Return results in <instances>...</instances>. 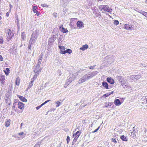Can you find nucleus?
<instances>
[{
  "label": "nucleus",
  "mask_w": 147,
  "mask_h": 147,
  "mask_svg": "<svg viewBox=\"0 0 147 147\" xmlns=\"http://www.w3.org/2000/svg\"><path fill=\"white\" fill-rule=\"evenodd\" d=\"M79 71H73L72 72L71 74L69 75V78L67 80L65 84L64 85V87H66L67 86L69 85L72 81H74L75 78H76L77 76L78 75Z\"/></svg>",
  "instance_id": "obj_1"
},
{
  "label": "nucleus",
  "mask_w": 147,
  "mask_h": 147,
  "mask_svg": "<svg viewBox=\"0 0 147 147\" xmlns=\"http://www.w3.org/2000/svg\"><path fill=\"white\" fill-rule=\"evenodd\" d=\"M39 31L36 30L33 32L31 35V37L30 39L29 42L30 43L34 44L37 40V38L38 36Z\"/></svg>",
  "instance_id": "obj_2"
},
{
  "label": "nucleus",
  "mask_w": 147,
  "mask_h": 147,
  "mask_svg": "<svg viewBox=\"0 0 147 147\" xmlns=\"http://www.w3.org/2000/svg\"><path fill=\"white\" fill-rule=\"evenodd\" d=\"M99 9L100 10H103L110 13H111L112 11V9L110 8L108 6L105 5H102L99 6Z\"/></svg>",
  "instance_id": "obj_3"
},
{
  "label": "nucleus",
  "mask_w": 147,
  "mask_h": 147,
  "mask_svg": "<svg viewBox=\"0 0 147 147\" xmlns=\"http://www.w3.org/2000/svg\"><path fill=\"white\" fill-rule=\"evenodd\" d=\"M90 79L88 74H86L83 76L78 80V83L81 84L86 81L87 80Z\"/></svg>",
  "instance_id": "obj_4"
},
{
  "label": "nucleus",
  "mask_w": 147,
  "mask_h": 147,
  "mask_svg": "<svg viewBox=\"0 0 147 147\" xmlns=\"http://www.w3.org/2000/svg\"><path fill=\"white\" fill-rule=\"evenodd\" d=\"M14 34L13 32L11 29H9L7 31V34L6 35L7 36V38L8 40H9L13 36Z\"/></svg>",
  "instance_id": "obj_5"
},
{
  "label": "nucleus",
  "mask_w": 147,
  "mask_h": 147,
  "mask_svg": "<svg viewBox=\"0 0 147 147\" xmlns=\"http://www.w3.org/2000/svg\"><path fill=\"white\" fill-rule=\"evenodd\" d=\"M105 59L108 60V62L110 63H111L114 61L115 58L113 55H108L105 57Z\"/></svg>",
  "instance_id": "obj_6"
},
{
  "label": "nucleus",
  "mask_w": 147,
  "mask_h": 147,
  "mask_svg": "<svg viewBox=\"0 0 147 147\" xmlns=\"http://www.w3.org/2000/svg\"><path fill=\"white\" fill-rule=\"evenodd\" d=\"M80 135V132L78 131H77L75 133V134H74L73 135V137L74 138V139L73 140V143L74 144L76 142L77 139L78 138L79 136Z\"/></svg>",
  "instance_id": "obj_7"
},
{
  "label": "nucleus",
  "mask_w": 147,
  "mask_h": 147,
  "mask_svg": "<svg viewBox=\"0 0 147 147\" xmlns=\"http://www.w3.org/2000/svg\"><path fill=\"white\" fill-rule=\"evenodd\" d=\"M133 25L130 24H125L124 26V28L127 30H134Z\"/></svg>",
  "instance_id": "obj_8"
},
{
  "label": "nucleus",
  "mask_w": 147,
  "mask_h": 147,
  "mask_svg": "<svg viewBox=\"0 0 147 147\" xmlns=\"http://www.w3.org/2000/svg\"><path fill=\"white\" fill-rule=\"evenodd\" d=\"M40 65H36L34 69V73H39L42 70L41 68L40 67Z\"/></svg>",
  "instance_id": "obj_9"
},
{
  "label": "nucleus",
  "mask_w": 147,
  "mask_h": 147,
  "mask_svg": "<svg viewBox=\"0 0 147 147\" xmlns=\"http://www.w3.org/2000/svg\"><path fill=\"white\" fill-rule=\"evenodd\" d=\"M59 47L61 50L60 53L62 54H65L66 53L65 51V48L63 46H61L60 45H58Z\"/></svg>",
  "instance_id": "obj_10"
},
{
  "label": "nucleus",
  "mask_w": 147,
  "mask_h": 147,
  "mask_svg": "<svg viewBox=\"0 0 147 147\" xmlns=\"http://www.w3.org/2000/svg\"><path fill=\"white\" fill-rule=\"evenodd\" d=\"M59 29L63 33H66L68 32V30H67V29H65L63 28V26L62 25L59 26Z\"/></svg>",
  "instance_id": "obj_11"
},
{
  "label": "nucleus",
  "mask_w": 147,
  "mask_h": 147,
  "mask_svg": "<svg viewBox=\"0 0 147 147\" xmlns=\"http://www.w3.org/2000/svg\"><path fill=\"white\" fill-rule=\"evenodd\" d=\"M97 71H93L92 72L91 74H88V75L89 79L92 78L93 77L96 76L97 74Z\"/></svg>",
  "instance_id": "obj_12"
},
{
  "label": "nucleus",
  "mask_w": 147,
  "mask_h": 147,
  "mask_svg": "<svg viewBox=\"0 0 147 147\" xmlns=\"http://www.w3.org/2000/svg\"><path fill=\"white\" fill-rule=\"evenodd\" d=\"M5 100L6 103L8 104V105H10L11 104V98L10 97L8 96H6L5 97Z\"/></svg>",
  "instance_id": "obj_13"
},
{
  "label": "nucleus",
  "mask_w": 147,
  "mask_h": 147,
  "mask_svg": "<svg viewBox=\"0 0 147 147\" xmlns=\"http://www.w3.org/2000/svg\"><path fill=\"white\" fill-rule=\"evenodd\" d=\"M121 85L122 86L123 88H127L129 86L128 84L124 80L121 83Z\"/></svg>",
  "instance_id": "obj_14"
},
{
  "label": "nucleus",
  "mask_w": 147,
  "mask_h": 147,
  "mask_svg": "<svg viewBox=\"0 0 147 147\" xmlns=\"http://www.w3.org/2000/svg\"><path fill=\"white\" fill-rule=\"evenodd\" d=\"M38 8L36 6H34L32 8V10L34 13H36L37 16H38L39 15V12L36 10V9Z\"/></svg>",
  "instance_id": "obj_15"
},
{
  "label": "nucleus",
  "mask_w": 147,
  "mask_h": 147,
  "mask_svg": "<svg viewBox=\"0 0 147 147\" xmlns=\"http://www.w3.org/2000/svg\"><path fill=\"white\" fill-rule=\"evenodd\" d=\"M107 80L108 82L111 84H113L114 83V81L113 79L111 77H108L107 78Z\"/></svg>",
  "instance_id": "obj_16"
},
{
  "label": "nucleus",
  "mask_w": 147,
  "mask_h": 147,
  "mask_svg": "<svg viewBox=\"0 0 147 147\" xmlns=\"http://www.w3.org/2000/svg\"><path fill=\"white\" fill-rule=\"evenodd\" d=\"M18 107L21 109H24L23 103L21 102H19L18 103Z\"/></svg>",
  "instance_id": "obj_17"
},
{
  "label": "nucleus",
  "mask_w": 147,
  "mask_h": 147,
  "mask_svg": "<svg viewBox=\"0 0 147 147\" xmlns=\"http://www.w3.org/2000/svg\"><path fill=\"white\" fill-rule=\"evenodd\" d=\"M83 23L81 21H78L77 22L76 24L77 27L79 28H82L83 25Z\"/></svg>",
  "instance_id": "obj_18"
},
{
  "label": "nucleus",
  "mask_w": 147,
  "mask_h": 147,
  "mask_svg": "<svg viewBox=\"0 0 147 147\" xmlns=\"http://www.w3.org/2000/svg\"><path fill=\"white\" fill-rule=\"evenodd\" d=\"M88 46L87 44L83 45L80 48V49L81 50L84 51L88 48Z\"/></svg>",
  "instance_id": "obj_19"
},
{
  "label": "nucleus",
  "mask_w": 147,
  "mask_h": 147,
  "mask_svg": "<svg viewBox=\"0 0 147 147\" xmlns=\"http://www.w3.org/2000/svg\"><path fill=\"white\" fill-rule=\"evenodd\" d=\"M141 76L140 75H136L135 76H130V78H132V80H133V78H134L136 80H138L141 78Z\"/></svg>",
  "instance_id": "obj_20"
},
{
  "label": "nucleus",
  "mask_w": 147,
  "mask_h": 147,
  "mask_svg": "<svg viewBox=\"0 0 147 147\" xmlns=\"http://www.w3.org/2000/svg\"><path fill=\"white\" fill-rule=\"evenodd\" d=\"M114 103L116 105L118 106H119L121 104V103L120 102V100L119 99H116L115 100Z\"/></svg>",
  "instance_id": "obj_21"
},
{
  "label": "nucleus",
  "mask_w": 147,
  "mask_h": 147,
  "mask_svg": "<svg viewBox=\"0 0 147 147\" xmlns=\"http://www.w3.org/2000/svg\"><path fill=\"white\" fill-rule=\"evenodd\" d=\"M0 81L2 84H4L5 82V77L4 76H2L0 78Z\"/></svg>",
  "instance_id": "obj_22"
},
{
  "label": "nucleus",
  "mask_w": 147,
  "mask_h": 147,
  "mask_svg": "<svg viewBox=\"0 0 147 147\" xmlns=\"http://www.w3.org/2000/svg\"><path fill=\"white\" fill-rule=\"evenodd\" d=\"M18 97L22 101L26 102L27 99L24 97L20 95H18Z\"/></svg>",
  "instance_id": "obj_23"
},
{
  "label": "nucleus",
  "mask_w": 147,
  "mask_h": 147,
  "mask_svg": "<svg viewBox=\"0 0 147 147\" xmlns=\"http://www.w3.org/2000/svg\"><path fill=\"white\" fill-rule=\"evenodd\" d=\"M40 58L38 60L37 65H40L42 59V55L41 54L39 56Z\"/></svg>",
  "instance_id": "obj_24"
},
{
  "label": "nucleus",
  "mask_w": 147,
  "mask_h": 147,
  "mask_svg": "<svg viewBox=\"0 0 147 147\" xmlns=\"http://www.w3.org/2000/svg\"><path fill=\"white\" fill-rule=\"evenodd\" d=\"M102 85L106 89H109L108 84L107 82H103L102 83Z\"/></svg>",
  "instance_id": "obj_25"
},
{
  "label": "nucleus",
  "mask_w": 147,
  "mask_h": 147,
  "mask_svg": "<svg viewBox=\"0 0 147 147\" xmlns=\"http://www.w3.org/2000/svg\"><path fill=\"white\" fill-rule=\"evenodd\" d=\"M20 79L19 77H18L16 79L15 81V84L19 86L20 83Z\"/></svg>",
  "instance_id": "obj_26"
},
{
  "label": "nucleus",
  "mask_w": 147,
  "mask_h": 147,
  "mask_svg": "<svg viewBox=\"0 0 147 147\" xmlns=\"http://www.w3.org/2000/svg\"><path fill=\"white\" fill-rule=\"evenodd\" d=\"M10 121L11 120L10 119L7 120L5 123V126L6 127H9L10 125Z\"/></svg>",
  "instance_id": "obj_27"
},
{
  "label": "nucleus",
  "mask_w": 147,
  "mask_h": 147,
  "mask_svg": "<svg viewBox=\"0 0 147 147\" xmlns=\"http://www.w3.org/2000/svg\"><path fill=\"white\" fill-rule=\"evenodd\" d=\"M34 81V80H31V81L29 83L28 87L27 88V90L30 88L33 85V84Z\"/></svg>",
  "instance_id": "obj_28"
},
{
  "label": "nucleus",
  "mask_w": 147,
  "mask_h": 147,
  "mask_svg": "<svg viewBox=\"0 0 147 147\" xmlns=\"http://www.w3.org/2000/svg\"><path fill=\"white\" fill-rule=\"evenodd\" d=\"M117 79L120 83L122 82L124 80H123L124 78L121 76H118L117 77Z\"/></svg>",
  "instance_id": "obj_29"
},
{
  "label": "nucleus",
  "mask_w": 147,
  "mask_h": 147,
  "mask_svg": "<svg viewBox=\"0 0 147 147\" xmlns=\"http://www.w3.org/2000/svg\"><path fill=\"white\" fill-rule=\"evenodd\" d=\"M120 138L123 141H127V139L126 137L124 135L121 136Z\"/></svg>",
  "instance_id": "obj_30"
},
{
  "label": "nucleus",
  "mask_w": 147,
  "mask_h": 147,
  "mask_svg": "<svg viewBox=\"0 0 147 147\" xmlns=\"http://www.w3.org/2000/svg\"><path fill=\"white\" fill-rule=\"evenodd\" d=\"M26 34L24 32H23L21 34V37L22 38L23 40H24L26 38Z\"/></svg>",
  "instance_id": "obj_31"
},
{
  "label": "nucleus",
  "mask_w": 147,
  "mask_h": 147,
  "mask_svg": "<svg viewBox=\"0 0 147 147\" xmlns=\"http://www.w3.org/2000/svg\"><path fill=\"white\" fill-rule=\"evenodd\" d=\"M35 75H34L33 78L31 79V80H34H34H35L37 78V76L38 75L39 73H35Z\"/></svg>",
  "instance_id": "obj_32"
},
{
  "label": "nucleus",
  "mask_w": 147,
  "mask_h": 147,
  "mask_svg": "<svg viewBox=\"0 0 147 147\" xmlns=\"http://www.w3.org/2000/svg\"><path fill=\"white\" fill-rule=\"evenodd\" d=\"M55 104L56 105V107H58L61 104V103L59 101H57L55 102Z\"/></svg>",
  "instance_id": "obj_33"
},
{
  "label": "nucleus",
  "mask_w": 147,
  "mask_h": 147,
  "mask_svg": "<svg viewBox=\"0 0 147 147\" xmlns=\"http://www.w3.org/2000/svg\"><path fill=\"white\" fill-rule=\"evenodd\" d=\"M4 72L6 75H8L9 73V69L8 68H6L5 69L4 71Z\"/></svg>",
  "instance_id": "obj_34"
},
{
  "label": "nucleus",
  "mask_w": 147,
  "mask_h": 147,
  "mask_svg": "<svg viewBox=\"0 0 147 147\" xmlns=\"http://www.w3.org/2000/svg\"><path fill=\"white\" fill-rule=\"evenodd\" d=\"M140 13L145 16L146 17H147V13L145 11H141Z\"/></svg>",
  "instance_id": "obj_35"
},
{
  "label": "nucleus",
  "mask_w": 147,
  "mask_h": 147,
  "mask_svg": "<svg viewBox=\"0 0 147 147\" xmlns=\"http://www.w3.org/2000/svg\"><path fill=\"white\" fill-rule=\"evenodd\" d=\"M33 44H32V43L31 44V43H30V42H29L28 46V48L29 49H30V50L31 49Z\"/></svg>",
  "instance_id": "obj_36"
},
{
  "label": "nucleus",
  "mask_w": 147,
  "mask_h": 147,
  "mask_svg": "<svg viewBox=\"0 0 147 147\" xmlns=\"http://www.w3.org/2000/svg\"><path fill=\"white\" fill-rule=\"evenodd\" d=\"M71 0H63L64 3L65 5L67 4Z\"/></svg>",
  "instance_id": "obj_37"
},
{
  "label": "nucleus",
  "mask_w": 147,
  "mask_h": 147,
  "mask_svg": "<svg viewBox=\"0 0 147 147\" xmlns=\"http://www.w3.org/2000/svg\"><path fill=\"white\" fill-rule=\"evenodd\" d=\"M65 52L66 53H67L69 54H70L72 52V51L69 49H68L66 50Z\"/></svg>",
  "instance_id": "obj_38"
},
{
  "label": "nucleus",
  "mask_w": 147,
  "mask_h": 147,
  "mask_svg": "<svg viewBox=\"0 0 147 147\" xmlns=\"http://www.w3.org/2000/svg\"><path fill=\"white\" fill-rule=\"evenodd\" d=\"M113 23L114 24L117 25L119 24V22L117 20H114Z\"/></svg>",
  "instance_id": "obj_39"
},
{
  "label": "nucleus",
  "mask_w": 147,
  "mask_h": 147,
  "mask_svg": "<svg viewBox=\"0 0 147 147\" xmlns=\"http://www.w3.org/2000/svg\"><path fill=\"white\" fill-rule=\"evenodd\" d=\"M133 130L132 132H131V134H132V133L133 134V135H134L133 136L134 137L135 136H136V135L134 134V133L136 132V130L134 129V127H133Z\"/></svg>",
  "instance_id": "obj_40"
},
{
  "label": "nucleus",
  "mask_w": 147,
  "mask_h": 147,
  "mask_svg": "<svg viewBox=\"0 0 147 147\" xmlns=\"http://www.w3.org/2000/svg\"><path fill=\"white\" fill-rule=\"evenodd\" d=\"M66 140L67 143H68L70 140L69 137V136L67 137Z\"/></svg>",
  "instance_id": "obj_41"
},
{
  "label": "nucleus",
  "mask_w": 147,
  "mask_h": 147,
  "mask_svg": "<svg viewBox=\"0 0 147 147\" xmlns=\"http://www.w3.org/2000/svg\"><path fill=\"white\" fill-rule=\"evenodd\" d=\"M57 73L59 74V76H61L62 74L61 71V70H58Z\"/></svg>",
  "instance_id": "obj_42"
},
{
  "label": "nucleus",
  "mask_w": 147,
  "mask_h": 147,
  "mask_svg": "<svg viewBox=\"0 0 147 147\" xmlns=\"http://www.w3.org/2000/svg\"><path fill=\"white\" fill-rule=\"evenodd\" d=\"M109 106V102L107 103L106 102L105 104V107H107Z\"/></svg>",
  "instance_id": "obj_43"
},
{
  "label": "nucleus",
  "mask_w": 147,
  "mask_h": 147,
  "mask_svg": "<svg viewBox=\"0 0 147 147\" xmlns=\"http://www.w3.org/2000/svg\"><path fill=\"white\" fill-rule=\"evenodd\" d=\"M111 141L112 142H113L117 143V141L116 140V139H114V138H112L111 139Z\"/></svg>",
  "instance_id": "obj_44"
},
{
  "label": "nucleus",
  "mask_w": 147,
  "mask_h": 147,
  "mask_svg": "<svg viewBox=\"0 0 147 147\" xmlns=\"http://www.w3.org/2000/svg\"><path fill=\"white\" fill-rule=\"evenodd\" d=\"M41 6L43 7H48V6L46 4H41Z\"/></svg>",
  "instance_id": "obj_45"
},
{
  "label": "nucleus",
  "mask_w": 147,
  "mask_h": 147,
  "mask_svg": "<svg viewBox=\"0 0 147 147\" xmlns=\"http://www.w3.org/2000/svg\"><path fill=\"white\" fill-rule=\"evenodd\" d=\"M43 105L42 104L40 106H38L36 107V109L37 110H38L41 107H42Z\"/></svg>",
  "instance_id": "obj_46"
},
{
  "label": "nucleus",
  "mask_w": 147,
  "mask_h": 147,
  "mask_svg": "<svg viewBox=\"0 0 147 147\" xmlns=\"http://www.w3.org/2000/svg\"><path fill=\"white\" fill-rule=\"evenodd\" d=\"M53 15V16L55 18H57V13H54Z\"/></svg>",
  "instance_id": "obj_47"
},
{
  "label": "nucleus",
  "mask_w": 147,
  "mask_h": 147,
  "mask_svg": "<svg viewBox=\"0 0 147 147\" xmlns=\"http://www.w3.org/2000/svg\"><path fill=\"white\" fill-rule=\"evenodd\" d=\"M15 106L14 105V104H13V107H12V109H13L15 112L16 111V109L15 108Z\"/></svg>",
  "instance_id": "obj_48"
},
{
  "label": "nucleus",
  "mask_w": 147,
  "mask_h": 147,
  "mask_svg": "<svg viewBox=\"0 0 147 147\" xmlns=\"http://www.w3.org/2000/svg\"><path fill=\"white\" fill-rule=\"evenodd\" d=\"M69 26H70L71 28H72L74 27V24L73 23L71 22L69 24Z\"/></svg>",
  "instance_id": "obj_49"
},
{
  "label": "nucleus",
  "mask_w": 147,
  "mask_h": 147,
  "mask_svg": "<svg viewBox=\"0 0 147 147\" xmlns=\"http://www.w3.org/2000/svg\"><path fill=\"white\" fill-rule=\"evenodd\" d=\"M51 100H47L45 102L42 103L43 105H45V104L47 103V102H49Z\"/></svg>",
  "instance_id": "obj_50"
},
{
  "label": "nucleus",
  "mask_w": 147,
  "mask_h": 147,
  "mask_svg": "<svg viewBox=\"0 0 147 147\" xmlns=\"http://www.w3.org/2000/svg\"><path fill=\"white\" fill-rule=\"evenodd\" d=\"M99 128H100V127L99 126L98 127L97 129H95L94 131H93L92 132V133H95V132H96V131H97L99 129Z\"/></svg>",
  "instance_id": "obj_51"
},
{
  "label": "nucleus",
  "mask_w": 147,
  "mask_h": 147,
  "mask_svg": "<svg viewBox=\"0 0 147 147\" xmlns=\"http://www.w3.org/2000/svg\"><path fill=\"white\" fill-rule=\"evenodd\" d=\"M77 19L76 18H71L70 20V21L72 23V22L74 20H77Z\"/></svg>",
  "instance_id": "obj_52"
},
{
  "label": "nucleus",
  "mask_w": 147,
  "mask_h": 147,
  "mask_svg": "<svg viewBox=\"0 0 147 147\" xmlns=\"http://www.w3.org/2000/svg\"><path fill=\"white\" fill-rule=\"evenodd\" d=\"M113 91H112L111 93H109V94H106L105 95L106 96H108L109 95L111 94H113Z\"/></svg>",
  "instance_id": "obj_53"
},
{
  "label": "nucleus",
  "mask_w": 147,
  "mask_h": 147,
  "mask_svg": "<svg viewBox=\"0 0 147 147\" xmlns=\"http://www.w3.org/2000/svg\"><path fill=\"white\" fill-rule=\"evenodd\" d=\"M3 59L1 55H0V61H3Z\"/></svg>",
  "instance_id": "obj_54"
},
{
  "label": "nucleus",
  "mask_w": 147,
  "mask_h": 147,
  "mask_svg": "<svg viewBox=\"0 0 147 147\" xmlns=\"http://www.w3.org/2000/svg\"><path fill=\"white\" fill-rule=\"evenodd\" d=\"M62 38H61V37H60V38H59V42H58V43H60V41H61L62 40Z\"/></svg>",
  "instance_id": "obj_55"
},
{
  "label": "nucleus",
  "mask_w": 147,
  "mask_h": 147,
  "mask_svg": "<svg viewBox=\"0 0 147 147\" xmlns=\"http://www.w3.org/2000/svg\"><path fill=\"white\" fill-rule=\"evenodd\" d=\"M3 42V39H2V38H0V43L1 44Z\"/></svg>",
  "instance_id": "obj_56"
},
{
  "label": "nucleus",
  "mask_w": 147,
  "mask_h": 147,
  "mask_svg": "<svg viewBox=\"0 0 147 147\" xmlns=\"http://www.w3.org/2000/svg\"><path fill=\"white\" fill-rule=\"evenodd\" d=\"M34 147H40V145L38 144H36Z\"/></svg>",
  "instance_id": "obj_57"
},
{
  "label": "nucleus",
  "mask_w": 147,
  "mask_h": 147,
  "mask_svg": "<svg viewBox=\"0 0 147 147\" xmlns=\"http://www.w3.org/2000/svg\"><path fill=\"white\" fill-rule=\"evenodd\" d=\"M24 134V133L23 132H20V133H19L18 134L20 136H21L23 135Z\"/></svg>",
  "instance_id": "obj_58"
},
{
  "label": "nucleus",
  "mask_w": 147,
  "mask_h": 147,
  "mask_svg": "<svg viewBox=\"0 0 147 147\" xmlns=\"http://www.w3.org/2000/svg\"><path fill=\"white\" fill-rule=\"evenodd\" d=\"M96 65H95L94 66H90V69H93V68H94V67Z\"/></svg>",
  "instance_id": "obj_59"
},
{
  "label": "nucleus",
  "mask_w": 147,
  "mask_h": 147,
  "mask_svg": "<svg viewBox=\"0 0 147 147\" xmlns=\"http://www.w3.org/2000/svg\"><path fill=\"white\" fill-rule=\"evenodd\" d=\"M24 125V124L23 123H21V125H20V128L21 129H22V126L23 125Z\"/></svg>",
  "instance_id": "obj_60"
},
{
  "label": "nucleus",
  "mask_w": 147,
  "mask_h": 147,
  "mask_svg": "<svg viewBox=\"0 0 147 147\" xmlns=\"http://www.w3.org/2000/svg\"><path fill=\"white\" fill-rule=\"evenodd\" d=\"M145 65H146L145 64H141V65L140 66L142 67V66H143V67H145Z\"/></svg>",
  "instance_id": "obj_61"
},
{
  "label": "nucleus",
  "mask_w": 147,
  "mask_h": 147,
  "mask_svg": "<svg viewBox=\"0 0 147 147\" xmlns=\"http://www.w3.org/2000/svg\"><path fill=\"white\" fill-rule=\"evenodd\" d=\"M6 16H7V17H8L9 16V13L8 12H7L6 14Z\"/></svg>",
  "instance_id": "obj_62"
},
{
  "label": "nucleus",
  "mask_w": 147,
  "mask_h": 147,
  "mask_svg": "<svg viewBox=\"0 0 147 147\" xmlns=\"http://www.w3.org/2000/svg\"><path fill=\"white\" fill-rule=\"evenodd\" d=\"M112 105V103L111 102H109V106H111V105Z\"/></svg>",
  "instance_id": "obj_63"
},
{
  "label": "nucleus",
  "mask_w": 147,
  "mask_h": 147,
  "mask_svg": "<svg viewBox=\"0 0 147 147\" xmlns=\"http://www.w3.org/2000/svg\"><path fill=\"white\" fill-rule=\"evenodd\" d=\"M9 6H10V9H11V8H12V7H13V6H12V5H11V4H10V5H9Z\"/></svg>",
  "instance_id": "obj_64"
}]
</instances>
